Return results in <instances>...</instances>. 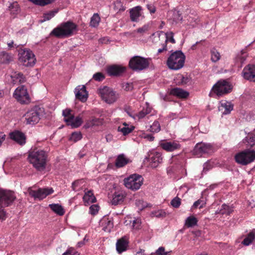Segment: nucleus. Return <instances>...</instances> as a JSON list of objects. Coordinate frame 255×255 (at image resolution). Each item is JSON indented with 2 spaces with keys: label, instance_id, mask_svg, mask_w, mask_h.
I'll list each match as a JSON object with an SVG mask.
<instances>
[{
  "label": "nucleus",
  "instance_id": "51",
  "mask_svg": "<svg viewBox=\"0 0 255 255\" xmlns=\"http://www.w3.org/2000/svg\"><path fill=\"white\" fill-rule=\"evenodd\" d=\"M181 204V199L178 197H175L171 201V205L174 208H178Z\"/></svg>",
  "mask_w": 255,
  "mask_h": 255
},
{
  "label": "nucleus",
  "instance_id": "33",
  "mask_svg": "<svg viewBox=\"0 0 255 255\" xmlns=\"http://www.w3.org/2000/svg\"><path fill=\"white\" fill-rule=\"evenodd\" d=\"M13 81L16 83H23L25 82L26 79L25 76L21 73L15 72L11 76Z\"/></svg>",
  "mask_w": 255,
  "mask_h": 255
},
{
  "label": "nucleus",
  "instance_id": "52",
  "mask_svg": "<svg viewBox=\"0 0 255 255\" xmlns=\"http://www.w3.org/2000/svg\"><path fill=\"white\" fill-rule=\"evenodd\" d=\"M171 252H165L164 247H159L156 251V255H170Z\"/></svg>",
  "mask_w": 255,
  "mask_h": 255
},
{
  "label": "nucleus",
  "instance_id": "46",
  "mask_svg": "<svg viewBox=\"0 0 255 255\" xmlns=\"http://www.w3.org/2000/svg\"><path fill=\"white\" fill-rule=\"evenodd\" d=\"M149 28L150 27L149 24H145L141 27H139L137 28L136 30L134 31V32L136 31L137 33H140L141 35H143L149 30Z\"/></svg>",
  "mask_w": 255,
  "mask_h": 255
},
{
  "label": "nucleus",
  "instance_id": "30",
  "mask_svg": "<svg viewBox=\"0 0 255 255\" xmlns=\"http://www.w3.org/2000/svg\"><path fill=\"white\" fill-rule=\"evenodd\" d=\"M134 128V127L127 124L126 123H123L122 126L118 127V131L121 132L124 135H126L130 133Z\"/></svg>",
  "mask_w": 255,
  "mask_h": 255
},
{
  "label": "nucleus",
  "instance_id": "16",
  "mask_svg": "<svg viewBox=\"0 0 255 255\" xmlns=\"http://www.w3.org/2000/svg\"><path fill=\"white\" fill-rule=\"evenodd\" d=\"M75 93L77 99L84 102L87 101L88 94L85 86H78L75 89Z\"/></svg>",
  "mask_w": 255,
  "mask_h": 255
},
{
  "label": "nucleus",
  "instance_id": "55",
  "mask_svg": "<svg viewBox=\"0 0 255 255\" xmlns=\"http://www.w3.org/2000/svg\"><path fill=\"white\" fill-rule=\"evenodd\" d=\"M99 210V207L97 205H93L90 207V213L92 215L96 214Z\"/></svg>",
  "mask_w": 255,
  "mask_h": 255
},
{
  "label": "nucleus",
  "instance_id": "2",
  "mask_svg": "<svg viewBox=\"0 0 255 255\" xmlns=\"http://www.w3.org/2000/svg\"><path fill=\"white\" fill-rule=\"evenodd\" d=\"M76 28L77 25L75 23L71 21H67L53 29L50 34L57 37H67L71 35Z\"/></svg>",
  "mask_w": 255,
  "mask_h": 255
},
{
  "label": "nucleus",
  "instance_id": "19",
  "mask_svg": "<svg viewBox=\"0 0 255 255\" xmlns=\"http://www.w3.org/2000/svg\"><path fill=\"white\" fill-rule=\"evenodd\" d=\"M10 138L20 145H23L26 142V137L24 133L19 131H15L10 134Z\"/></svg>",
  "mask_w": 255,
  "mask_h": 255
},
{
  "label": "nucleus",
  "instance_id": "5",
  "mask_svg": "<svg viewBox=\"0 0 255 255\" xmlns=\"http://www.w3.org/2000/svg\"><path fill=\"white\" fill-rule=\"evenodd\" d=\"M44 109L39 106H35L27 112L25 114V120L26 124L33 125L39 121L41 117L43 116Z\"/></svg>",
  "mask_w": 255,
  "mask_h": 255
},
{
  "label": "nucleus",
  "instance_id": "34",
  "mask_svg": "<svg viewBox=\"0 0 255 255\" xmlns=\"http://www.w3.org/2000/svg\"><path fill=\"white\" fill-rule=\"evenodd\" d=\"M125 196L122 193L116 192L113 195L112 203L113 205L120 204L123 201Z\"/></svg>",
  "mask_w": 255,
  "mask_h": 255
},
{
  "label": "nucleus",
  "instance_id": "61",
  "mask_svg": "<svg viewBox=\"0 0 255 255\" xmlns=\"http://www.w3.org/2000/svg\"><path fill=\"white\" fill-rule=\"evenodd\" d=\"M162 47L161 48H159L158 50V53H161L164 51L167 50V44L166 43H163L162 44Z\"/></svg>",
  "mask_w": 255,
  "mask_h": 255
},
{
  "label": "nucleus",
  "instance_id": "10",
  "mask_svg": "<svg viewBox=\"0 0 255 255\" xmlns=\"http://www.w3.org/2000/svg\"><path fill=\"white\" fill-rule=\"evenodd\" d=\"M237 162L242 165H247L255 159V151L246 150L235 156Z\"/></svg>",
  "mask_w": 255,
  "mask_h": 255
},
{
  "label": "nucleus",
  "instance_id": "26",
  "mask_svg": "<svg viewBox=\"0 0 255 255\" xmlns=\"http://www.w3.org/2000/svg\"><path fill=\"white\" fill-rule=\"evenodd\" d=\"M101 226L103 230L106 232L109 233L113 228L114 224L112 220L107 217H104L101 222Z\"/></svg>",
  "mask_w": 255,
  "mask_h": 255
},
{
  "label": "nucleus",
  "instance_id": "43",
  "mask_svg": "<svg viewBox=\"0 0 255 255\" xmlns=\"http://www.w3.org/2000/svg\"><path fill=\"white\" fill-rule=\"evenodd\" d=\"M114 9L117 12L124 11L125 10V7L120 1H116L114 3Z\"/></svg>",
  "mask_w": 255,
  "mask_h": 255
},
{
  "label": "nucleus",
  "instance_id": "48",
  "mask_svg": "<svg viewBox=\"0 0 255 255\" xmlns=\"http://www.w3.org/2000/svg\"><path fill=\"white\" fill-rule=\"evenodd\" d=\"M164 37L165 39V43H167V41H170L172 43H175V41L173 38V33L172 32H170L168 33H166L164 35Z\"/></svg>",
  "mask_w": 255,
  "mask_h": 255
},
{
  "label": "nucleus",
  "instance_id": "9",
  "mask_svg": "<svg viewBox=\"0 0 255 255\" xmlns=\"http://www.w3.org/2000/svg\"><path fill=\"white\" fill-rule=\"evenodd\" d=\"M148 66V60L140 56H134L129 62V67L135 71H141L147 68Z\"/></svg>",
  "mask_w": 255,
  "mask_h": 255
},
{
  "label": "nucleus",
  "instance_id": "18",
  "mask_svg": "<svg viewBox=\"0 0 255 255\" xmlns=\"http://www.w3.org/2000/svg\"><path fill=\"white\" fill-rule=\"evenodd\" d=\"M162 161L160 153L153 152L150 154V165L152 168L156 167Z\"/></svg>",
  "mask_w": 255,
  "mask_h": 255
},
{
  "label": "nucleus",
  "instance_id": "12",
  "mask_svg": "<svg viewBox=\"0 0 255 255\" xmlns=\"http://www.w3.org/2000/svg\"><path fill=\"white\" fill-rule=\"evenodd\" d=\"M231 90V85L225 80L218 81L212 88V91L219 96L230 93Z\"/></svg>",
  "mask_w": 255,
  "mask_h": 255
},
{
  "label": "nucleus",
  "instance_id": "14",
  "mask_svg": "<svg viewBox=\"0 0 255 255\" xmlns=\"http://www.w3.org/2000/svg\"><path fill=\"white\" fill-rule=\"evenodd\" d=\"M29 195L34 199L41 200L47 196L53 193L54 190L52 188H39L37 190H32L29 188L28 190Z\"/></svg>",
  "mask_w": 255,
  "mask_h": 255
},
{
  "label": "nucleus",
  "instance_id": "54",
  "mask_svg": "<svg viewBox=\"0 0 255 255\" xmlns=\"http://www.w3.org/2000/svg\"><path fill=\"white\" fill-rule=\"evenodd\" d=\"M63 115L64 117V121L66 122V120L70 118L71 117H73V115L71 114V110L70 109H66L63 111Z\"/></svg>",
  "mask_w": 255,
  "mask_h": 255
},
{
  "label": "nucleus",
  "instance_id": "53",
  "mask_svg": "<svg viewBox=\"0 0 255 255\" xmlns=\"http://www.w3.org/2000/svg\"><path fill=\"white\" fill-rule=\"evenodd\" d=\"M93 78L96 81H101L105 79V76L102 73L98 72L93 75Z\"/></svg>",
  "mask_w": 255,
  "mask_h": 255
},
{
  "label": "nucleus",
  "instance_id": "11",
  "mask_svg": "<svg viewBox=\"0 0 255 255\" xmlns=\"http://www.w3.org/2000/svg\"><path fill=\"white\" fill-rule=\"evenodd\" d=\"M13 97L22 104H27L30 101L27 89L24 86H19L15 89Z\"/></svg>",
  "mask_w": 255,
  "mask_h": 255
},
{
  "label": "nucleus",
  "instance_id": "15",
  "mask_svg": "<svg viewBox=\"0 0 255 255\" xmlns=\"http://www.w3.org/2000/svg\"><path fill=\"white\" fill-rule=\"evenodd\" d=\"M242 75L245 79L255 82V65L246 66L242 71Z\"/></svg>",
  "mask_w": 255,
  "mask_h": 255
},
{
  "label": "nucleus",
  "instance_id": "25",
  "mask_svg": "<svg viewBox=\"0 0 255 255\" xmlns=\"http://www.w3.org/2000/svg\"><path fill=\"white\" fill-rule=\"evenodd\" d=\"M233 105L229 102L222 101L219 107V110L221 111L223 115H227L231 113L233 109Z\"/></svg>",
  "mask_w": 255,
  "mask_h": 255
},
{
  "label": "nucleus",
  "instance_id": "28",
  "mask_svg": "<svg viewBox=\"0 0 255 255\" xmlns=\"http://www.w3.org/2000/svg\"><path fill=\"white\" fill-rule=\"evenodd\" d=\"M13 60L11 54L5 51H0V63L8 64Z\"/></svg>",
  "mask_w": 255,
  "mask_h": 255
},
{
  "label": "nucleus",
  "instance_id": "17",
  "mask_svg": "<svg viewBox=\"0 0 255 255\" xmlns=\"http://www.w3.org/2000/svg\"><path fill=\"white\" fill-rule=\"evenodd\" d=\"M160 146L163 148L164 150L168 151L171 152L177 149L180 148V144L177 142H171V141H163L160 143Z\"/></svg>",
  "mask_w": 255,
  "mask_h": 255
},
{
  "label": "nucleus",
  "instance_id": "45",
  "mask_svg": "<svg viewBox=\"0 0 255 255\" xmlns=\"http://www.w3.org/2000/svg\"><path fill=\"white\" fill-rule=\"evenodd\" d=\"M220 59V53L215 49L211 50V60L213 62H216Z\"/></svg>",
  "mask_w": 255,
  "mask_h": 255
},
{
  "label": "nucleus",
  "instance_id": "22",
  "mask_svg": "<svg viewBox=\"0 0 255 255\" xmlns=\"http://www.w3.org/2000/svg\"><path fill=\"white\" fill-rule=\"evenodd\" d=\"M126 68L119 65H112L107 69V72L110 76H118L124 73Z\"/></svg>",
  "mask_w": 255,
  "mask_h": 255
},
{
  "label": "nucleus",
  "instance_id": "27",
  "mask_svg": "<svg viewBox=\"0 0 255 255\" xmlns=\"http://www.w3.org/2000/svg\"><path fill=\"white\" fill-rule=\"evenodd\" d=\"M103 124V120L99 118H92L91 120L86 121L84 128L86 129L94 126H99Z\"/></svg>",
  "mask_w": 255,
  "mask_h": 255
},
{
  "label": "nucleus",
  "instance_id": "58",
  "mask_svg": "<svg viewBox=\"0 0 255 255\" xmlns=\"http://www.w3.org/2000/svg\"><path fill=\"white\" fill-rule=\"evenodd\" d=\"M141 222L140 220L137 219L135 220H134L132 221V228L133 229H139L140 226Z\"/></svg>",
  "mask_w": 255,
  "mask_h": 255
},
{
  "label": "nucleus",
  "instance_id": "13",
  "mask_svg": "<svg viewBox=\"0 0 255 255\" xmlns=\"http://www.w3.org/2000/svg\"><path fill=\"white\" fill-rule=\"evenodd\" d=\"M213 152V148L210 144L201 142L196 144L193 150V154L200 157L204 154H209Z\"/></svg>",
  "mask_w": 255,
  "mask_h": 255
},
{
  "label": "nucleus",
  "instance_id": "38",
  "mask_svg": "<svg viewBox=\"0 0 255 255\" xmlns=\"http://www.w3.org/2000/svg\"><path fill=\"white\" fill-rule=\"evenodd\" d=\"M151 112V109L148 105L146 106L145 108H143V109L138 113L136 116L138 118V119H142L145 117L147 115L149 114Z\"/></svg>",
  "mask_w": 255,
  "mask_h": 255
},
{
  "label": "nucleus",
  "instance_id": "59",
  "mask_svg": "<svg viewBox=\"0 0 255 255\" xmlns=\"http://www.w3.org/2000/svg\"><path fill=\"white\" fill-rule=\"evenodd\" d=\"M205 203L204 202V201L198 200L194 203L193 206L195 208H197L198 206H200L199 208H202L205 206Z\"/></svg>",
  "mask_w": 255,
  "mask_h": 255
},
{
  "label": "nucleus",
  "instance_id": "63",
  "mask_svg": "<svg viewBox=\"0 0 255 255\" xmlns=\"http://www.w3.org/2000/svg\"><path fill=\"white\" fill-rule=\"evenodd\" d=\"M5 135L3 132L0 133V145H1V143L5 139Z\"/></svg>",
  "mask_w": 255,
  "mask_h": 255
},
{
  "label": "nucleus",
  "instance_id": "50",
  "mask_svg": "<svg viewBox=\"0 0 255 255\" xmlns=\"http://www.w3.org/2000/svg\"><path fill=\"white\" fill-rule=\"evenodd\" d=\"M247 57L246 52L242 51L237 56V60L242 64L246 60Z\"/></svg>",
  "mask_w": 255,
  "mask_h": 255
},
{
  "label": "nucleus",
  "instance_id": "47",
  "mask_svg": "<svg viewBox=\"0 0 255 255\" xmlns=\"http://www.w3.org/2000/svg\"><path fill=\"white\" fill-rule=\"evenodd\" d=\"M56 13L57 11H50L47 13H44L43 16V19L41 20V22L50 20L54 16Z\"/></svg>",
  "mask_w": 255,
  "mask_h": 255
},
{
  "label": "nucleus",
  "instance_id": "6",
  "mask_svg": "<svg viewBox=\"0 0 255 255\" xmlns=\"http://www.w3.org/2000/svg\"><path fill=\"white\" fill-rule=\"evenodd\" d=\"M19 61L24 66L32 67L36 62V58L30 49H21L19 52Z\"/></svg>",
  "mask_w": 255,
  "mask_h": 255
},
{
  "label": "nucleus",
  "instance_id": "20",
  "mask_svg": "<svg viewBox=\"0 0 255 255\" xmlns=\"http://www.w3.org/2000/svg\"><path fill=\"white\" fill-rule=\"evenodd\" d=\"M141 7L140 6H135L130 9V19L132 21L137 22L139 20L140 17L142 16Z\"/></svg>",
  "mask_w": 255,
  "mask_h": 255
},
{
  "label": "nucleus",
  "instance_id": "57",
  "mask_svg": "<svg viewBox=\"0 0 255 255\" xmlns=\"http://www.w3.org/2000/svg\"><path fill=\"white\" fill-rule=\"evenodd\" d=\"M63 255H80L74 249H70L64 253Z\"/></svg>",
  "mask_w": 255,
  "mask_h": 255
},
{
  "label": "nucleus",
  "instance_id": "56",
  "mask_svg": "<svg viewBox=\"0 0 255 255\" xmlns=\"http://www.w3.org/2000/svg\"><path fill=\"white\" fill-rule=\"evenodd\" d=\"M84 182L83 180L82 179L77 180L74 182L72 183V187L73 188V190L76 191L78 190V189H77V187L80 185L81 183H83Z\"/></svg>",
  "mask_w": 255,
  "mask_h": 255
},
{
  "label": "nucleus",
  "instance_id": "44",
  "mask_svg": "<svg viewBox=\"0 0 255 255\" xmlns=\"http://www.w3.org/2000/svg\"><path fill=\"white\" fill-rule=\"evenodd\" d=\"M150 131L153 132H158L160 130V124L157 121H154L150 127Z\"/></svg>",
  "mask_w": 255,
  "mask_h": 255
},
{
  "label": "nucleus",
  "instance_id": "60",
  "mask_svg": "<svg viewBox=\"0 0 255 255\" xmlns=\"http://www.w3.org/2000/svg\"><path fill=\"white\" fill-rule=\"evenodd\" d=\"M143 202L142 200H136L135 205L138 207L139 209H142L145 207L144 205H143Z\"/></svg>",
  "mask_w": 255,
  "mask_h": 255
},
{
  "label": "nucleus",
  "instance_id": "8",
  "mask_svg": "<svg viewBox=\"0 0 255 255\" xmlns=\"http://www.w3.org/2000/svg\"><path fill=\"white\" fill-rule=\"evenodd\" d=\"M99 94L103 100L110 104L115 103L119 98V94L107 86L100 88L99 89Z\"/></svg>",
  "mask_w": 255,
  "mask_h": 255
},
{
  "label": "nucleus",
  "instance_id": "42",
  "mask_svg": "<svg viewBox=\"0 0 255 255\" xmlns=\"http://www.w3.org/2000/svg\"><path fill=\"white\" fill-rule=\"evenodd\" d=\"M32 3L40 6H44L52 3L54 0H28Z\"/></svg>",
  "mask_w": 255,
  "mask_h": 255
},
{
  "label": "nucleus",
  "instance_id": "62",
  "mask_svg": "<svg viewBox=\"0 0 255 255\" xmlns=\"http://www.w3.org/2000/svg\"><path fill=\"white\" fill-rule=\"evenodd\" d=\"M144 137L149 141H153L154 138V136H153V135L150 134H146L145 135Z\"/></svg>",
  "mask_w": 255,
  "mask_h": 255
},
{
  "label": "nucleus",
  "instance_id": "4",
  "mask_svg": "<svg viewBox=\"0 0 255 255\" xmlns=\"http://www.w3.org/2000/svg\"><path fill=\"white\" fill-rule=\"evenodd\" d=\"M15 198L13 192L0 189V219L4 220L5 218V213L2 208L9 206Z\"/></svg>",
  "mask_w": 255,
  "mask_h": 255
},
{
  "label": "nucleus",
  "instance_id": "36",
  "mask_svg": "<svg viewBox=\"0 0 255 255\" xmlns=\"http://www.w3.org/2000/svg\"><path fill=\"white\" fill-rule=\"evenodd\" d=\"M255 238V231L250 232L242 241V244L245 246L250 245Z\"/></svg>",
  "mask_w": 255,
  "mask_h": 255
},
{
  "label": "nucleus",
  "instance_id": "37",
  "mask_svg": "<svg viewBox=\"0 0 255 255\" xmlns=\"http://www.w3.org/2000/svg\"><path fill=\"white\" fill-rule=\"evenodd\" d=\"M101 18L98 13H94L91 18L90 25L93 27H97L100 21Z\"/></svg>",
  "mask_w": 255,
  "mask_h": 255
},
{
  "label": "nucleus",
  "instance_id": "1",
  "mask_svg": "<svg viewBox=\"0 0 255 255\" xmlns=\"http://www.w3.org/2000/svg\"><path fill=\"white\" fill-rule=\"evenodd\" d=\"M27 159L37 170L43 171L46 166L48 154L43 150L34 148L28 152Z\"/></svg>",
  "mask_w": 255,
  "mask_h": 255
},
{
  "label": "nucleus",
  "instance_id": "35",
  "mask_svg": "<svg viewBox=\"0 0 255 255\" xmlns=\"http://www.w3.org/2000/svg\"><path fill=\"white\" fill-rule=\"evenodd\" d=\"M50 209L57 214L62 216L64 215L65 212L62 207L57 204H50Z\"/></svg>",
  "mask_w": 255,
  "mask_h": 255
},
{
  "label": "nucleus",
  "instance_id": "23",
  "mask_svg": "<svg viewBox=\"0 0 255 255\" xmlns=\"http://www.w3.org/2000/svg\"><path fill=\"white\" fill-rule=\"evenodd\" d=\"M83 119L80 116L74 117H71L70 118L66 120V122L68 125L70 126L73 128H77L80 127L83 123Z\"/></svg>",
  "mask_w": 255,
  "mask_h": 255
},
{
  "label": "nucleus",
  "instance_id": "64",
  "mask_svg": "<svg viewBox=\"0 0 255 255\" xmlns=\"http://www.w3.org/2000/svg\"><path fill=\"white\" fill-rule=\"evenodd\" d=\"M144 252V250L139 249V250L136 253V255H146Z\"/></svg>",
  "mask_w": 255,
  "mask_h": 255
},
{
  "label": "nucleus",
  "instance_id": "39",
  "mask_svg": "<svg viewBox=\"0 0 255 255\" xmlns=\"http://www.w3.org/2000/svg\"><path fill=\"white\" fill-rule=\"evenodd\" d=\"M197 222L196 218L194 216H190L186 219L185 225L188 228L192 227L197 225Z\"/></svg>",
  "mask_w": 255,
  "mask_h": 255
},
{
  "label": "nucleus",
  "instance_id": "40",
  "mask_svg": "<svg viewBox=\"0 0 255 255\" xmlns=\"http://www.w3.org/2000/svg\"><path fill=\"white\" fill-rule=\"evenodd\" d=\"M233 210L232 208L226 204H223L222 205L221 209L220 210L219 213L221 214L229 215L233 212Z\"/></svg>",
  "mask_w": 255,
  "mask_h": 255
},
{
  "label": "nucleus",
  "instance_id": "41",
  "mask_svg": "<svg viewBox=\"0 0 255 255\" xmlns=\"http://www.w3.org/2000/svg\"><path fill=\"white\" fill-rule=\"evenodd\" d=\"M10 13L15 14L19 11V7L17 2H14L11 3L8 6Z\"/></svg>",
  "mask_w": 255,
  "mask_h": 255
},
{
  "label": "nucleus",
  "instance_id": "29",
  "mask_svg": "<svg viewBox=\"0 0 255 255\" xmlns=\"http://www.w3.org/2000/svg\"><path fill=\"white\" fill-rule=\"evenodd\" d=\"M171 94L180 98H186L188 95V92L180 88H174L171 90Z\"/></svg>",
  "mask_w": 255,
  "mask_h": 255
},
{
  "label": "nucleus",
  "instance_id": "3",
  "mask_svg": "<svg viewBox=\"0 0 255 255\" xmlns=\"http://www.w3.org/2000/svg\"><path fill=\"white\" fill-rule=\"evenodd\" d=\"M185 56L181 51H176L172 53L167 60V65L169 68L177 70L184 66Z\"/></svg>",
  "mask_w": 255,
  "mask_h": 255
},
{
  "label": "nucleus",
  "instance_id": "32",
  "mask_svg": "<svg viewBox=\"0 0 255 255\" xmlns=\"http://www.w3.org/2000/svg\"><path fill=\"white\" fill-rule=\"evenodd\" d=\"M83 199L85 204H89V203H94L96 201L95 197L94 196L92 191L91 190L85 192Z\"/></svg>",
  "mask_w": 255,
  "mask_h": 255
},
{
  "label": "nucleus",
  "instance_id": "21",
  "mask_svg": "<svg viewBox=\"0 0 255 255\" xmlns=\"http://www.w3.org/2000/svg\"><path fill=\"white\" fill-rule=\"evenodd\" d=\"M128 239L126 236L118 240L116 244L117 252L120 254L126 251L128 246Z\"/></svg>",
  "mask_w": 255,
  "mask_h": 255
},
{
  "label": "nucleus",
  "instance_id": "31",
  "mask_svg": "<svg viewBox=\"0 0 255 255\" xmlns=\"http://www.w3.org/2000/svg\"><path fill=\"white\" fill-rule=\"evenodd\" d=\"M243 142L247 147H253L255 145V134L253 133H250L243 140Z\"/></svg>",
  "mask_w": 255,
  "mask_h": 255
},
{
  "label": "nucleus",
  "instance_id": "49",
  "mask_svg": "<svg viewBox=\"0 0 255 255\" xmlns=\"http://www.w3.org/2000/svg\"><path fill=\"white\" fill-rule=\"evenodd\" d=\"M82 138V134L80 132H74L72 133L70 139L74 142H76Z\"/></svg>",
  "mask_w": 255,
  "mask_h": 255
},
{
  "label": "nucleus",
  "instance_id": "24",
  "mask_svg": "<svg viewBox=\"0 0 255 255\" xmlns=\"http://www.w3.org/2000/svg\"><path fill=\"white\" fill-rule=\"evenodd\" d=\"M130 162V159L127 157L124 154H121L117 156L116 159L115 166L117 168H121Z\"/></svg>",
  "mask_w": 255,
  "mask_h": 255
},
{
  "label": "nucleus",
  "instance_id": "7",
  "mask_svg": "<svg viewBox=\"0 0 255 255\" xmlns=\"http://www.w3.org/2000/svg\"><path fill=\"white\" fill-rule=\"evenodd\" d=\"M143 178L141 175L133 174L125 178L124 183L127 188L134 191L140 188L143 184Z\"/></svg>",
  "mask_w": 255,
  "mask_h": 255
}]
</instances>
